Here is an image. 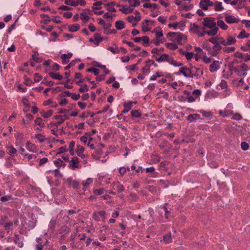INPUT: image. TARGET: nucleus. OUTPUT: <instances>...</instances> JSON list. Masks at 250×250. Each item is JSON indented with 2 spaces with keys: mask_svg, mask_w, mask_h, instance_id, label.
<instances>
[{
  "mask_svg": "<svg viewBox=\"0 0 250 250\" xmlns=\"http://www.w3.org/2000/svg\"><path fill=\"white\" fill-rule=\"evenodd\" d=\"M125 2L124 4H119L120 11L125 14H128L132 13L135 7L139 6L140 4L139 0H123Z\"/></svg>",
  "mask_w": 250,
  "mask_h": 250,
  "instance_id": "obj_1",
  "label": "nucleus"
},
{
  "mask_svg": "<svg viewBox=\"0 0 250 250\" xmlns=\"http://www.w3.org/2000/svg\"><path fill=\"white\" fill-rule=\"evenodd\" d=\"M189 30L190 32L196 34L198 37H203L206 34L205 27L196 23L190 24Z\"/></svg>",
  "mask_w": 250,
  "mask_h": 250,
  "instance_id": "obj_2",
  "label": "nucleus"
},
{
  "mask_svg": "<svg viewBox=\"0 0 250 250\" xmlns=\"http://www.w3.org/2000/svg\"><path fill=\"white\" fill-rule=\"evenodd\" d=\"M167 35L170 37L171 40L176 42L179 44L184 43L187 40L186 36L181 33L170 32Z\"/></svg>",
  "mask_w": 250,
  "mask_h": 250,
  "instance_id": "obj_3",
  "label": "nucleus"
},
{
  "mask_svg": "<svg viewBox=\"0 0 250 250\" xmlns=\"http://www.w3.org/2000/svg\"><path fill=\"white\" fill-rule=\"evenodd\" d=\"M195 67H191L190 68L183 67L180 69L179 71L186 78H193L195 76Z\"/></svg>",
  "mask_w": 250,
  "mask_h": 250,
  "instance_id": "obj_4",
  "label": "nucleus"
},
{
  "mask_svg": "<svg viewBox=\"0 0 250 250\" xmlns=\"http://www.w3.org/2000/svg\"><path fill=\"white\" fill-rule=\"evenodd\" d=\"M249 69L248 66L245 63L236 66L234 71L238 76L245 77L247 75V71Z\"/></svg>",
  "mask_w": 250,
  "mask_h": 250,
  "instance_id": "obj_5",
  "label": "nucleus"
},
{
  "mask_svg": "<svg viewBox=\"0 0 250 250\" xmlns=\"http://www.w3.org/2000/svg\"><path fill=\"white\" fill-rule=\"evenodd\" d=\"M236 40L235 37L233 36H228L226 38L222 37L221 45L227 46L228 45H232L235 44Z\"/></svg>",
  "mask_w": 250,
  "mask_h": 250,
  "instance_id": "obj_6",
  "label": "nucleus"
},
{
  "mask_svg": "<svg viewBox=\"0 0 250 250\" xmlns=\"http://www.w3.org/2000/svg\"><path fill=\"white\" fill-rule=\"evenodd\" d=\"M135 14L136 15L135 16L130 15L127 18V21L132 24L133 26H135L141 19L140 13L138 11H135Z\"/></svg>",
  "mask_w": 250,
  "mask_h": 250,
  "instance_id": "obj_7",
  "label": "nucleus"
},
{
  "mask_svg": "<svg viewBox=\"0 0 250 250\" xmlns=\"http://www.w3.org/2000/svg\"><path fill=\"white\" fill-rule=\"evenodd\" d=\"M222 49L221 45H213L208 49V54L211 56H216L219 54Z\"/></svg>",
  "mask_w": 250,
  "mask_h": 250,
  "instance_id": "obj_8",
  "label": "nucleus"
},
{
  "mask_svg": "<svg viewBox=\"0 0 250 250\" xmlns=\"http://www.w3.org/2000/svg\"><path fill=\"white\" fill-rule=\"evenodd\" d=\"M69 167L73 170L81 168V166L80 165L78 158H72V160L69 162Z\"/></svg>",
  "mask_w": 250,
  "mask_h": 250,
  "instance_id": "obj_9",
  "label": "nucleus"
},
{
  "mask_svg": "<svg viewBox=\"0 0 250 250\" xmlns=\"http://www.w3.org/2000/svg\"><path fill=\"white\" fill-rule=\"evenodd\" d=\"M154 24V21L145 20L142 23V29L143 31H149Z\"/></svg>",
  "mask_w": 250,
  "mask_h": 250,
  "instance_id": "obj_10",
  "label": "nucleus"
},
{
  "mask_svg": "<svg viewBox=\"0 0 250 250\" xmlns=\"http://www.w3.org/2000/svg\"><path fill=\"white\" fill-rule=\"evenodd\" d=\"M203 25L208 28H212L216 26V23L211 18H206L203 21Z\"/></svg>",
  "mask_w": 250,
  "mask_h": 250,
  "instance_id": "obj_11",
  "label": "nucleus"
},
{
  "mask_svg": "<svg viewBox=\"0 0 250 250\" xmlns=\"http://www.w3.org/2000/svg\"><path fill=\"white\" fill-rule=\"evenodd\" d=\"M225 20L229 24L237 23L240 21L238 17L228 14L225 15Z\"/></svg>",
  "mask_w": 250,
  "mask_h": 250,
  "instance_id": "obj_12",
  "label": "nucleus"
},
{
  "mask_svg": "<svg viewBox=\"0 0 250 250\" xmlns=\"http://www.w3.org/2000/svg\"><path fill=\"white\" fill-rule=\"evenodd\" d=\"M103 40V38L99 33H96L94 35L93 38L89 39V42H93L96 46H98Z\"/></svg>",
  "mask_w": 250,
  "mask_h": 250,
  "instance_id": "obj_13",
  "label": "nucleus"
},
{
  "mask_svg": "<svg viewBox=\"0 0 250 250\" xmlns=\"http://www.w3.org/2000/svg\"><path fill=\"white\" fill-rule=\"evenodd\" d=\"M213 5V3L210 0H201L200 2V7L204 10H207L209 7Z\"/></svg>",
  "mask_w": 250,
  "mask_h": 250,
  "instance_id": "obj_14",
  "label": "nucleus"
},
{
  "mask_svg": "<svg viewBox=\"0 0 250 250\" xmlns=\"http://www.w3.org/2000/svg\"><path fill=\"white\" fill-rule=\"evenodd\" d=\"M26 149L30 152L35 153L36 152L37 147L33 143L27 141L25 145Z\"/></svg>",
  "mask_w": 250,
  "mask_h": 250,
  "instance_id": "obj_15",
  "label": "nucleus"
},
{
  "mask_svg": "<svg viewBox=\"0 0 250 250\" xmlns=\"http://www.w3.org/2000/svg\"><path fill=\"white\" fill-rule=\"evenodd\" d=\"M233 111L230 109L225 108L224 110L219 111V115L223 117H229L231 116Z\"/></svg>",
  "mask_w": 250,
  "mask_h": 250,
  "instance_id": "obj_16",
  "label": "nucleus"
},
{
  "mask_svg": "<svg viewBox=\"0 0 250 250\" xmlns=\"http://www.w3.org/2000/svg\"><path fill=\"white\" fill-rule=\"evenodd\" d=\"M136 103V102H131V101L125 103L123 104L124 109L122 111V113H126L128 112L132 107L133 104H135Z\"/></svg>",
  "mask_w": 250,
  "mask_h": 250,
  "instance_id": "obj_17",
  "label": "nucleus"
},
{
  "mask_svg": "<svg viewBox=\"0 0 250 250\" xmlns=\"http://www.w3.org/2000/svg\"><path fill=\"white\" fill-rule=\"evenodd\" d=\"M220 67V63L219 61H214L210 65H209V71L211 72H214L217 71Z\"/></svg>",
  "mask_w": 250,
  "mask_h": 250,
  "instance_id": "obj_18",
  "label": "nucleus"
},
{
  "mask_svg": "<svg viewBox=\"0 0 250 250\" xmlns=\"http://www.w3.org/2000/svg\"><path fill=\"white\" fill-rule=\"evenodd\" d=\"M184 95L186 96L187 99L186 101H187L188 103H192L194 102L196 99L194 97L193 94L190 93V92L187 91V90H184Z\"/></svg>",
  "mask_w": 250,
  "mask_h": 250,
  "instance_id": "obj_19",
  "label": "nucleus"
},
{
  "mask_svg": "<svg viewBox=\"0 0 250 250\" xmlns=\"http://www.w3.org/2000/svg\"><path fill=\"white\" fill-rule=\"evenodd\" d=\"M35 123L36 125H38L37 128L39 131L42 130V128L44 127L45 124L43 122V120L41 118H37L35 120Z\"/></svg>",
  "mask_w": 250,
  "mask_h": 250,
  "instance_id": "obj_20",
  "label": "nucleus"
},
{
  "mask_svg": "<svg viewBox=\"0 0 250 250\" xmlns=\"http://www.w3.org/2000/svg\"><path fill=\"white\" fill-rule=\"evenodd\" d=\"M105 213L104 211H100L99 212L95 213L93 214V218L96 221H100L101 218L103 219L105 218Z\"/></svg>",
  "mask_w": 250,
  "mask_h": 250,
  "instance_id": "obj_21",
  "label": "nucleus"
},
{
  "mask_svg": "<svg viewBox=\"0 0 250 250\" xmlns=\"http://www.w3.org/2000/svg\"><path fill=\"white\" fill-rule=\"evenodd\" d=\"M168 27L169 28H172L173 29L176 30L182 28L183 27V23L181 22H170L168 24Z\"/></svg>",
  "mask_w": 250,
  "mask_h": 250,
  "instance_id": "obj_22",
  "label": "nucleus"
},
{
  "mask_svg": "<svg viewBox=\"0 0 250 250\" xmlns=\"http://www.w3.org/2000/svg\"><path fill=\"white\" fill-rule=\"evenodd\" d=\"M218 96V93L215 91H208L205 95V99H212L216 98Z\"/></svg>",
  "mask_w": 250,
  "mask_h": 250,
  "instance_id": "obj_23",
  "label": "nucleus"
},
{
  "mask_svg": "<svg viewBox=\"0 0 250 250\" xmlns=\"http://www.w3.org/2000/svg\"><path fill=\"white\" fill-rule=\"evenodd\" d=\"M153 32L155 33V38H160V39H164L163 38V33L162 31V29L161 28L158 27L154 29L153 31Z\"/></svg>",
  "mask_w": 250,
  "mask_h": 250,
  "instance_id": "obj_24",
  "label": "nucleus"
},
{
  "mask_svg": "<svg viewBox=\"0 0 250 250\" xmlns=\"http://www.w3.org/2000/svg\"><path fill=\"white\" fill-rule=\"evenodd\" d=\"M208 41L214 45H221V42H222V37H215L211 38L208 40Z\"/></svg>",
  "mask_w": 250,
  "mask_h": 250,
  "instance_id": "obj_25",
  "label": "nucleus"
},
{
  "mask_svg": "<svg viewBox=\"0 0 250 250\" xmlns=\"http://www.w3.org/2000/svg\"><path fill=\"white\" fill-rule=\"evenodd\" d=\"M8 153L11 157H14L17 155V151L13 146H7Z\"/></svg>",
  "mask_w": 250,
  "mask_h": 250,
  "instance_id": "obj_26",
  "label": "nucleus"
},
{
  "mask_svg": "<svg viewBox=\"0 0 250 250\" xmlns=\"http://www.w3.org/2000/svg\"><path fill=\"white\" fill-rule=\"evenodd\" d=\"M84 147L80 145H78L76 149V152L77 155L81 157L83 159L85 158V156L83 152L84 151Z\"/></svg>",
  "mask_w": 250,
  "mask_h": 250,
  "instance_id": "obj_27",
  "label": "nucleus"
},
{
  "mask_svg": "<svg viewBox=\"0 0 250 250\" xmlns=\"http://www.w3.org/2000/svg\"><path fill=\"white\" fill-rule=\"evenodd\" d=\"M171 56L167 54H163L162 55L157 61L159 62H168L169 60H170Z\"/></svg>",
  "mask_w": 250,
  "mask_h": 250,
  "instance_id": "obj_28",
  "label": "nucleus"
},
{
  "mask_svg": "<svg viewBox=\"0 0 250 250\" xmlns=\"http://www.w3.org/2000/svg\"><path fill=\"white\" fill-rule=\"evenodd\" d=\"M105 7L106 8V9L110 12H115L116 10L114 7L115 5V2L112 1L109 3H106L105 5Z\"/></svg>",
  "mask_w": 250,
  "mask_h": 250,
  "instance_id": "obj_29",
  "label": "nucleus"
},
{
  "mask_svg": "<svg viewBox=\"0 0 250 250\" xmlns=\"http://www.w3.org/2000/svg\"><path fill=\"white\" fill-rule=\"evenodd\" d=\"M72 53H68V54H62L61 56V58L62 60L63 64H66L68 62L69 59L72 57Z\"/></svg>",
  "mask_w": 250,
  "mask_h": 250,
  "instance_id": "obj_30",
  "label": "nucleus"
},
{
  "mask_svg": "<svg viewBox=\"0 0 250 250\" xmlns=\"http://www.w3.org/2000/svg\"><path fill=\"white\" fill-rule=\"evenodd\" d=\"M86 4V2L84 0H72L71 6H77L81 5L83 6Z\"/></svg>",
  "mask_w": 250,
  "mask_h": 250,
  "instance_id": "obj_31",
  "label": "nucleus"
},
{
  "mask_svg": "<svg viewBox=\"0 0 250 250\" xmlns=\"http://www.w3.org/2000/svg\"><path fill=\"white\" fill-rule=\"evenodd\" d=\"M142 1L144 2L143 6L145 8L150 9L155 6V3H151L150 2V0H142Z\"/></svg>",
  "mask_w": 250,
  "mask_h": 250,
  "instance_id": "obj_32",
  "label": "nucleus"
},
{
  "mask_svg": "<svg viewBox=\"0 0 250 250\" xmlns=\"http://www.w3.org/2000/svg\"><path fill=\"white\" fill-rule=\"evenodd\" d=\"M115 26L117 30H120L125 27V24L123 21H117L115 23Z\"/></svg>",
  "mask_w": 250,
  "mask_h": 250,
  "instance_id": "obj_33",
  "label": "nucleus"
},
{
  "mask_svg": "<svg viewBox=\"0 0 250 250\" xmlns=\"http://www.w3.org/2000/svg\"><path fill=\"white\" fill-rule=\"evenodd\" d=\"M103 4V2L102 1L94 3L92 6V11L101 9Z\"/></svg>",
  "mask_w": 250,
  "mask_h": 250,
  "instance_id": "obj_34",
  "label": "nucleus"
},
{
  "mask_svg": "<svg viewBox=\"0 0 250 250\" xmlns=\"http://www.w3.org/2000/svg\"><path fill=\"white\" fill-rule=\"evenodd\" d=\"M53 114V110H49L46 112L42 110L41 111V116L44 118H48L50 117Z\"/></svg>",
  "mask_w": 250,
  "mask_h": 250,
  "instance_id": "obj_35",
  "label": "nucleus"
},
{
  "mask_svg": "<svg viewBox=\"0 0 250 250\" xmlns=\"http://www.w3.org/2000/svg\"><path fill=\"white\" fill-rule=\"evenodd\" d=\"M92 139L91 137H87L85 136H83L80 138L81 141L84 144H87V146H89V144Z\"/></svg>",
  "mask_w": 250,
  "mask_h": 250,
  "instance_id": "obj_36",
  "label": "nucleus"
},
{
  "mask_svg": "<svg viewBox=\"0 0 250 250\" xmlns=\"http://www.w3.org/2000/svg\"><path fill=\"white\" fill-rule=\"evenodd\" d=\"M93 182V179L91 178H88L82 182V185L84 188H86Z\"/></svg>",
  "mask_w": 250,
  "mask_h": 250,
  "instance_id": "obj_37",
  "label": "nucleus"
},
{
  "mask_svg": "<svg viewBox=\"0 0 250 250\" xmlns=\"http://www.w3.org/2000/svg\"><path fill=\"white\" fill-rule=\"evenodd\" d=\"M167 48L171 50H174L178 48L177 45L173 42L167 43L165 44Z\"/></svg>",
  "mask_w": 250,
  "mask_h": 250,
  "instance_id": "obj_38",
  "label": "nucleus"
},
{
  "mask_svg": "<svg viewBox=\"0 0 250 250\" xmlns=\"http://www.w3.org/2000/svg\"><path fill=\"white\" fill-rule=\"evenodd\" d=\"M163 76L162 72L157 71L150 78V81H155L157 78L161 77Z\"/></svg>",
  "mask_w": 250,
  "mask_h": 250,
  "instance_id": "obj_39",
  "label": "nucleus"
},
{
  "mask_svg": "<svg viewBox=\"0 0 250 250\" xmlns=\"http://www.w3.org/2000/svg\"><path fill=\"white\" fill-rule=\"evenodd\" d=\"M168 63L175 67H179L182 65V63L176 61L171 57L170 60H169Z\"/></svg>",
  "mask_w": 250,
  "mask_h": 250,
  "instance_id": "obj_40",
  "label": "nucleus"
},
{
  "mask_svg": "<svg viewBox=\"0 0 250 250\" xmlns=\"http://www.w3.org/2000/svg\"><path fill=\"white\" fill-rule=\"evenodd\" d=\"M49 75L54 79L61 80L62 79V76L59 73L50 72Z\"/></svg>",
  "mask_w": 250,
  "mask_h": 250,
  "instance_id": "obj_41",
  "label": "nucleus"
},
{
  "mask_svg": "<svg viewBox=\"0 0 250 250\" xmlns=\"http://www.w3.org/2000/svg\"><path fill=\"white\" fill-rule=\"evenodd\" d=\"M80 28V25L75 23L72 25H70L68 26V30L70 32H75L77 31Z\"/></svg>",
  "mask_w": 250,
  "mask_h": 250,
  "instance_id": "obj_42",
  "label": "nucleus"
},
{
  "mask_svg": "<svg viewBox=\"0 0 250 250\" xmlns=\"http://www.w3.org/2000/svg\"><path fill=\"white\" fill-rule=\"evenodd\" d=\"M210 29L211 30L209 31H206V34H208V36H214L217 34L218 28L216 27V26Z\"/></svg>",
  "mask_w": 250,
  "mask_h": 250,
  "instance_id": "obj_43",
  "label": "nucleus"
},
{
  "mask_svg": "<svg viewBox=\"0 0 250 250\" xmlns=\"http://www.w3.org/2000/svg\"><path fill=\"white\" fill-rule=\"evenodd\" d=\"M200 117V116L197 114H193L189 115L188 116L187 120L191 122L194 120L198 119Z\"/></svg>",
  "mask_w": 250,
  "mask_h": 250,
  "instance_id": "obj_44",
  "label": "nucleus"
},
{
  "mask_svg": "<svg viewBox=\"0 0 250 250\" xmlns=\"http://www.w3.org/2000/svg\"><path fill=\"white\" fill-rule=\"evenodd\" d=\"M217 25L223 30H226L228 26L225 24L223 20H220L217 21Z\"/></svg>",
  "mask_w": 250,
  "mask_h": 250,
  "instance_id": "obj_45",
  "label": "nucleus"
},
{
  "mask_svg": "<svg viewBox=\"0 0 250 250\" xmlns=\"http://www.w3.org/2000/svg\"><path fill=\"white\" fill-rule=\"evenodd\" d=\"M202 60L206 64H208L211 62V58L208 57L206 53L203 54V56L202 57Z\"/></svg>",
  "mask_w": 250,
  "mask_h": 250,
  "instance_id": "obj_46",
  "label": "nucleus"
},
{
  "mask_svg": "<svg viewBox=\"0 0 250 250\" xmlns=\"http://www.w3.org/2000/svg\"><path fill=\"white\" fill-rule=\"evenodd\" d=\"M213 5H214V9L216 11H222L224 9L222 3L220 2L216 1Z\"/></svg>",
  "mask_w": 250,
  "mask_h": 250,
  "instance_id": "obj_47",
  "label": "nucleus"
},
{
  "mask_svg": "<svg viewBox=\"0 0 250 250\" xmlns=\"http://www.w3.org/2000/svg\"><path fill=\"white\" fill-rule=\"evenodd\" d=\"M231 119L236 121H240L242 119V116L238 113L233 112Z\"/></svg>",
  "mask_w": 250,
  "mask_h": 250,
  "instance_id": "obj_48",
  "label": "nucleus"
},
{
  "mask_svg": "<svg viewBox=\"0 0 250 250\" xmlns=\"http://www.w3.org/2000/svg\"><path fill=\"white\" fill-rule=\"evenodd\" d=\"M250 36V34L247 33L245 30H242L239 34L237 36V38L239 39H244L245 38H248Z\"/></svg>",
  "mask_w": 250,
  "mask_h": 250,
  "instance_id": "obj_49",
  "label": "nucleus"
},
{
  "mask_svg": "<svg viewBox=\"0 0 250 250\" xmlns=\"http://www.w3.org/2000/svg\"><path fill=\"white\" fill-rule=\"evenodd\" d=\"M75 146V142L74 141H71L68 147V151L70 155H73L74 154V147Z\"/></svg>",
  "mask_w": 250,
  "mask_h": 250,
  "instance_id": "obj_50",
  "label": "nucleus"
},
{
  "mask_svg": "<svg viewBox=\"0 0 250 250\" xmlns=\"http://www.w3.org/2000/svg\"><path fill=\"white\" fill-rule=\"evenodd\" d=\"M80 18L83 22H86L89 21L90 17L87 14L83 12L80 14Z\"/></svg>",
  "mask_w": 250,
  "mask_h": 250,
  "instance_id": "obj_51",
  "label": "nucleus"
},
{
  "mask_svg": "<svg viewBox=\"0 0 250 250\" xmlns=\"http://www.w3.org/2000/svg\"><path fill=\"white\" fill-rule=\"evenodd\" d=\"M184 54L188 60H190L193 57L194 54L192 52H188L187 51L181 52Z\"/></svg>",
  "mask_w": 250,
  "mask_h": 250,
  "instance_id": "obj_52",
  "label": "nucleus"
},
{
  "mask_svg": "<svg viewBox=\"0 0 250 250\" xmlns=\"http://www.w3.org/2000/svg\"><path fill=\"white\" fill-rule=\"evenodd\" d=\"M165 42L164 39H160L155 38L153 40V42L156 45H158Z\"/></svg>",
  "mask_w": 250,
  "mask_h": 250,
  "instance_id": "obj_53",
  "label": "nucleus"
},
{
  "mask_svg": "<svg viewBox=\"0 0 250 250\" xmlns=\"http://www.w3.org/2000/svg\"><path fill=\"white\" fill-rule=\"evenodd\" d=\"M191 93L193 94L195 99H197L201 95V91L199 89H196L194 90Z\"/></svg>",
  "mask_w": 250,
  "mask_h": 250,
  "instance_id": "obj_54",
  "label": "nucleus"
},
{
  "mask_svg": "<svg viewBox=\"0 0 250 250\" xmlns=\"http://www.w3.org/2000/svg\"><path fill=\"white\" fill-rule=\"evenodd\" d=\"M230 93L231 91L228 87L226 89H224L222 92V94L224 98L229 96L230 94Z\"/></svg>",
  "mask_w": 250,
  "mask_h": 250,
  "instance_id": "obj_55",
  "label": "nucleus"
},
{
  "mask_svg": "<svg viewBox=\"0 0 250 250\" xmlns=\"http://www.w3.org/2000/svg\"><path fill=\"white\" fill-rule=\"evenodd\" d=\"M163 240L166 243H169L171 240V236L170 233L164 236Z\"/></svg>",
  "mask_w": 250,
  "mask_h": 250,
  "instance_id": "obj_56",
  "label": "nucleus"
},
{
  "mask_svg": "<svg viewBox=\"0 0 250 250\" xmlns=\"http://www.w3.org/2000/svg\"><path fill=\"white\" fill-rule=\"evenodd\" d=\"M35 138L37 139L39 142L42 143L45 140L44 136L41 134H37L35 135Z\"/></svg>",
  "mask_w": 250,
  "mask_h": 250,
  "instance_id": "obj_57",
  "label": "nucleus"
},
{
  "mask_svg": "<svg viewBox=\"0 0 250 250\" xmlns=\"http://www.w3.org/2000/svg\"><path fill=\"white\" fill-rule=\"evenodd\" d=\"M235 49V48L233 46L227 47L225 46L223 48V50L224 52L229 53L230 52L234 51Z\"/></svg>",
  "mask_w": 250,
  "mask_h": 250,
  "instance_id": "obj_58",
  "label": "nucleus"
},
{
  "mask_svg": "<svg viewBox=\"0 0 250 250\" xmlns=\"http://www.w3.org/2000/svg\"><path fill=\"white\" fill-rule=\"evenodd\" d=\"M88 90H89V88H88V86H87V85H86V84L81 85L79 89V91L80 92H86V91H88Z\"/></svg>",
  "mask_w": 250,
  "mask_h": 250,
  "instance_id": "obj_59",
  "label": "nucleus"
},
{
  "mask_svg": "<svg viewBox=\"0 0 250 250\" xmlns=\"http://www.w3.org/2000/svg\"><path fill=\"white\" fill-rule=\"evenodd\" d=\"M54 119L58 120V122L57 123V125H60L63 123V119L62 118V115H56L54 117Z\"/></svg>",
  "mask_w": 250,
  "mask_h": 250,
  "instance_id": "obj_60",
  "label": "nucleus"
},
{
  "mask_svg": "<svg viewBox=\"0 0 250 250\" xmlns=\"http://www.w3.org/2000/svg\"><path fill=\"white\" fill-rule=\"evenodd\" d=\"M203 70L200 68H198L195 67V71H194V77H198L202 75L203 74Z\"/></svg>",
  "mask_w": 250,
  "mask_h": 250,
  "instance_id": "obj_61",
  "label": "nucleus"
},
{
  "mask_svg": "<svg viewBox=\"0 0 250 250\" xmlns=\"http://www.w3.org/2000/svg\"><path fill=\"white\" fill-rule=\"evenodd\" d=\"M219 86L223 90L226 89L228 87L227 82L224 80H222L221 81L219 84Z\"/></svg>",
  "mask_w": 250,
  "mask_h": 250,
  "instance_id": "obj_62",
  "label": "nucleus"
},
{
  "mask_svg": "<svg viewBox=\"0 0 250 250\" xmlns=\"http://www.w3.org/2000/svg\"><path fill=\"white\" fill-rule=\"evenodd\" d=\"M42 79V77L38 73H35L34 76V80L35 82H39Z\"/></svg>",
  "mask_w": 250,
  "mask_h": 250,
  "instance_id": "obj_63",
  "label": "nucleus"
},
{
  "mask_svg": "<svg viewBox=\"0 0 250 250\" xmlns=\"http://www.w3.org/2000/svg\"><path fill=\"white\" fill-rule=\"evenodd\" d=\"M241 147L243 150H247L249 147V144L246 142H242L241 144Z\"/></svg>",
  "mask_w": 250,
  "mask_h": 250,
  "instance_id": "obj_64",
  "label": "nucleus"
}]
</instances>
